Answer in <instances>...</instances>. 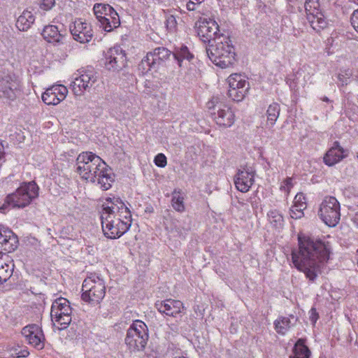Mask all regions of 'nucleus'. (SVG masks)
I'll return each mask as SVG.
<instances>
[{
	"mask_svg": "<svg viewBox=\"0 0 358 358\" xmlns=\"http://www.w3.org/2000/svg\"><path fill=\"white\" fill-rule=\"evenodd\" d=\"M330 248L320 240L299 236V250L292 252V263L307 278L314 281L329 259Z\"/></svg>",
	"mask_w": 358,
	"mask_h": 358,
	"instance_id": "nucleus-1",
	"label": "nucleus"
},
{
	"mask_svg": "<svg viewBox=\"0 0 358 358\" xmlns=\"http://www.w3.org/2000/svg\"><path fill=\"white\" fill-rule=\"evenodd\" d=\"M103 234L111 239L118 238L130 228L132 219L129 208L118 197H107L101 212Z\"/></svg>",
	"mask_w": 358,
	"mask_h": 358,
	"instance_id": "nucleus-2",
	"label": "nucleus"
},
{
	"mask_svg": "<svg viewBox=\"0 0 358 358\" xmlns=\"http://www.w3.org/2000/svg\"><path fill=\"white\" fill-rule=\"evenodd\" d=\"M76 172L80 177L92 183H96L103 190L112 186L114 179L111 170L106 162L92 152H83L76 159Z\"/></svg>",
	"mask_w": 358,
	"mask_h": 358,
	"instance_id": "nucleus-3",
	"label": "nucleus"
},
{
	"mask_svg": "<svg viewBox=\"0 0 358 358\" xmlns=\"http://www.w3.org/2000/svg\"><path fill=\"white\" fill-rule=\"evenodd\" d=\"M206 53L210 61L222 69L229 67L234 61V47L230 38L220 35L208 43Z\"/></svg>",
	"mask_w": 358,
	"mask_h": 358,
	"instance_id": "nucleus-4",
	"label": "nucleus"
},
{
	"mask_svg": "<svg viewBox=\"0 0 358 358\" xmlns=\"http://www.w3.org/2000/svg\"><path fill=\"white\" fill-rule=\"evenodd\" d=\"M207 108L210 112L212 118L216 124L222 129L231 127L236 121V115L234 109L228 104L222 101L220 96H213L208 101Z\"/></svg>",
	"mask_w": 358,
	"mask_h": 358,
	"instance_id": "nucleus-5",
	"label": "nucleus"
},
{
	"mask_svg": "<svg viewBox=\"0 0 358 358\" xmlns=\"http://www.w3.org/2000/svg\"><path fill=\"white\" fill-rule=\"evenodd\" d=\"M81 299L91 306H97L106 295L104 280L96 274H91L85 278L82 285Z\"/></svg>",
	"mask_w": 358,
	"mask_h": 358,
	"instance_id": "nucleus-6",
	"label": "nucleus"
},
{
	"mask_svg": "<svg viewBox=\"0 0 358 358\" xmlns=\"http://www.w3.org/2000/svg\"><path fill=\"white\" fill-rule=\"evenodd\" d=\"M148 337L147 325L141 320H136L128 329L124 341L129 350L136 352L145 349Z\"/></svg>",
	"mask_w": 358,
	"mask_h": 358,
	"instance_id": "nucleus-7",
	"label": "nucleus"
},
{
	"mask_svg": "<svg viewBox=\"0 0 358 358\" xmlns=\"http://www.w3.org/2000/svg\"><path fill=\"white\" fill-rule=\"evenodd\" d=\"M38 195V187L34 181L22 184L7 196L6 203L14 208H24Z\"/></svg>",
	"mask_w": 358,
	"mask_h": 358,
	"instance_id": "nucleus-8",
	"label": "nucleus"
},
{
	"mask_svg": "<svg viewBox=\"0 0 358 358\" xmlns=\"http://www.w3.org/2000/svg\"><path fill=\"white\" fill-rule=\"evenodd\" d=\"M93 10L99 27L105 31L110 32L120 26L118 13L109 4L95 3Z\"/></svg>",
	"mask_w": 358,
	"mask_h": 358,
	"instance_id": "nucleus-9",
	"label": "nucleus"
},
{
	"mask_svg": "<svg viewBox=\"0 0 358 358\" xmlns=\"http://www.w3.org/2000/svg\"><path fill=\"white\" fill-rule=\"evenodd\" d=\"M72 310L69 301L64 298L56 299L51 306V319L54 324L57 323L58 329H66L71 322Z\"/></svg>",
	"mask_w": 358,
	"mask_h": 358,
	"instance_id": "nucleus-10",
	"label": "nucleus"
},
{
	"mask_svg": "<svg viewBox=\"0 0 358 358\" xmlns=\"http://www.w3.org/2000/svg\"><path fill=\"white\" fill-rule=\"evenodd\" d=\"M340 203L334 196H327L320 204L319 216L329 227H335L340 221Z\"/></svg>",
	"mask_w": 358,
	"mask_h": 358,
	"instance_id": "nucleus-11",
	"label": "nucleus"
},
{
	"mask_svg": "<svg viewBox=\"0 0 358 358\" xmlns=\"http://www.w3.org/2000/svg\"><path fill=\"white\" fill-rule=\"evenodd\" d=\"M20 80L14 75H4L0 77V99L13 101L20 94Z\"/></svg>",
	"mask_w": 358,
	"mask_h": 358,
	"instance_id": "nucleus-12",
	"label": "nucleus"
},
{
	"mask_svg": "<svg viewBox=\"0 0 358 358\" xmlns=\"http://www.w3.org/2000/svg\"><path fill=\"white\" fill-rule=\"evenodd\" d=\"M319 6L318 0H306L304 4L307 20L311 27L317 32L324 29L327 25L323 13L319 10Z\"/></svg>",
	"mask_w": 358,
	"mask_h": 358,
	"instance_id": "nucleus-13",
	"label": "nucleus"
},
{
	"mask_svg": "<svg viewBox=\"0 0 358 358\" xmlns=\"http://www.w3.org/2000/svg\"><path fill=\"white\" fill-rule=\"evenodd\" d=\"M229 84L228 96L234 101H241L247 94L250 87L244 76L241 74H231L227 79Z\"/></svg>",
	"mask_w": 358,
	"mask_h": 358,
	"instance_id": "nucleus-14",
	"label": "nucleus"
},
{
	"mask_svg": "<svg viewBox=\"0 0 358 358\" xmlns=\"http://www.w3.org/2000/svg\"><path fill=\"white\" fill-rule=\"evenodd\" d=\"M97 79L96 73L93 70H86L79 72L73 77L71 87L74 94L79 96L91 88Z\"/></svg>",
	"mask_w": 358,
	"mask_h": 358,
	"instance_id": "nucleus-15",
	"label": "nucleus"
},
{
	"mask_svg": "<svg viewBox=\"0 0 358 358\" xmlns=\"http://www.w3.org/2000/svg\"><path fill=\"white\" fill-rule=\"evenodd\" d=\"M127 56L120 46L110 48L105 56V67L111 71H119L126 66Z\"/></svg>",
	"mask_w": 358,
	"mask_h": 358,
	"instance_id": "nucleus-16",
	"label": "nucleus"
},
{
	"mask_svg": "<svg viewBox=\"0 0 358 358\" xmlns=\"http://www.w3.org/2000/svg\"><path fill=\"white\" fill-rule=\"evenodd\" d=\"M197 34L204 43H211L218 37L219 25L216 21L210 18H201L197 24Z\"/></svg>",
	"mask_w": 358,
	"mask_h": 358,
	"instance_id": "nucleus-17",
	"label": "nucleus"
},
{
	"mask_svg": "<svg viewBox=\"0 0 358 358\" xmlns=\"http://www.w3.org/2000/svg\"><path fill=\"white\" fill-rule=\"evenodd\" d=\"M255 171L251 166H241L234 177L236 189L241 192L250 190L255 181Z\"/></svg>",
	"mask_w": 358,
	"mask_h": 358,
	"instance_id": "nucleus-18",
	"label": "nucleus"
},
{
	"mask_svg": "<svg viewBox=\"0 0 358 358\" xmlns=\"http://www.w3.org/2000/svg\"><path fill=\"white\" fill-rule=\"evenodd\" d=\"M22 334L26 341L37 350H42L45 346V336L41 328L37 324H29L22 330Z\"/></svg>",
	"mask_w": 358,
	"mask_h": 358,
	"instance_id": "nucleus-19",
	"label": "nucleus"
},
{
	"mask_svg": "<svg viewBox=\"0 0 358 358\" xmlns=\"http://www.w3.org/2000/svg\"><path fill=\"white\" fill-rule=\"evenodd\" d=\"M68 94L67 88L62 85H54L42 94V100L47 105H57L64 100Z\"/></svg>",
	"mask_w": 358,
	"mask_h": 358,
	"instance_id": "nucleus-20",
	"label": "nucleus"
},
{
	"mask_svg": "<svg viewBox=\"0 0 358 358\" xmlns=\"http://www.w3.org/2000/svg\"><path fill=\"white\" fill-rule=\"evenodd\" d=\"M70 31L73 38L81 43H87L92 39L91 26L81 20H76L70 25Z\"/></svg>",
	"mask_w": 358,
	"mask_h": 358,
	"instance_id": "nucleus-21",
	"label": "nucleus"
},
{
	"mask_svg": "<svg viewBox=\"0 0 358 358\" xmlns=\"http://www.w3.org/2000/svg\"><path fill=\"white\" fill-rule=\"evenodd\" d=\"M348 156V151L344 150L338 141H335L333 146L327 152L324 157V162L331 166Z\"/></svg>",
	"mask_w": 358,
	"mask_h": 358,
	"instance_id": "nucleus-22",
	"label": "nucleus"
},
{
	"mask_svg": "<svg viewBox=\"0 0 358 358\" xmlns=\"http://www.w3.org/2000/svg\"><path fill=\"white\" fill-rule=\"evenodd\" d=\"M155 306L160 313L172 317L179 314L183 308V304L180 301L171 299L158 301L155 303Z\"/></svg>",
	"mask_w": 358,
	"mask_h": 358,
	"instance_id": "nucleus-23",
	"label": "nucleus"
},
{
	"mask_svg": "<svg viewBox=\"0 0 358 358\" xmlns=\"http://www.w3.org/2000/svg\"><path fill=\"white\" fill-rule=\"evenodd\" d=\"M152 60L154 69H158L166 64V62L172 57V52L164 47H158L148 52Z\"/></svg>",
	"mask_w": 358,
	"mask_h": 358,
	"instance_id": "nucleus-24",
	"label": "nucleus"
},
{
	"mask_svg": "<svg viewBox=\"0 0 358 358\" xmlns=\"http://www.w3.org/2000/svg\"><path fill=\"white\" fill-rule=\"evenodd\" d=\"M17 239L13 232L8 228H0V244L4 246V250L11 251L17 247Z\"/></svg>",
	"mask_w": 358,
	"mask_h": 358,
	"instance_id": "nucleus-25",
	"label": "nucleus"
},
{
	"mask_svg": "<svg viewBox=\"0 0 358 358\" xmlns=\"http://www.w3.org/2000/svg\"><path fill=\"white\" fill-rule=\"evenodd\" d=\"M42 36L49 43H58L62 42L63 38L59 28L55 25H47L43 28Z\"/></svg>",
	"mask_w": 358,
	"mask_h": 358,
	"instance_id": "nucleus-26",
	"label": "nucleus"
},
{
	"mask_svg": "<svg viewBox=\"0 0 358 358\" xmlns=\"http://www.w3.org/2000/svg\"><path fill=\"white\" fill-rule=\"evenodd\" d=\"M35 17L31 11L24 10L18 17L16 22V27L20 31H27L34 22Z\"/></svg>",
	"mask_w": 358,
	"mask_h": 358,
	"instance_id": "nucleus-27",
	"label": "nucleus"
},
{
	"mask_svg": "<svg viewBox=\"0 0 358 358\" xmlns=\"http://www.w3.org/2000/svg\"><path fill=\"white\" fill-rule=\"evenodd\" d=\"M311 352L305 344V340L299 338L293 348V355L290 358H310Z\"/></svg>",
	"mask_w": 358,
	"mask_h": 358,
	"instance_id": "nucleus-28",
	"label": "nucleus"
},
{
	"mask_svg": "<svg viewBox=\"0 0 358 358\" xmlns=\"http://www.w3.org/2000/svg\"><path fill=\"white\" fill-rule=\"evenodd\" d=\"M280 113V106L277 103L270 104L267 108L266 115L267 118L266 124L273 127L277 121Z\"/></svg>",
	"mask_w": 358,
	"mask_h": 358,
	"instance_id": "nucleus-29",
	"label": "nucleus"
},
{
	"mask_svg": "<svg viewBox=\"0 0 358 358\" xmlns=\"http://www.w3.org/2000/svg\"><path fill=\"white\" fill-rule=\"evenodd\" d=\"M172 57L177 61L178 66L182 67L187 64V62L184 64V61L186 59L189 62L193 58V55L189 52L186 46H182L179 50L172 53Z\"/></svg>",
	"mask_w": 358,
	"mask_h": 358,
	"instance_id": "nucleus-30",
	"label": "nucleus"
},
{
	"mask_svg": "<svg viewBox=\"0 0 358 358\" xmlns=\"http://www.w3.org/2000/svg\"><path fill=\"white\" fill-rule=\"evenodd\" d=\"M275 329L278 334H285L291 327V321L289 317H280L275 322Z\"/></svg>",
	"mask_w": 358,
	"mask_h": 358,
	"instance_id": "nucleus-31",
	"label": "nucleus"
},
{
	"mask_svg": "<svg viewBox=\"0 0 358 358\" xmlns=\"http://www.w3.org/2000/svg\"><path fill=\"white\" fill-rule=\"evenodd\" d=\"M172 206L178 212H183L185 210L184 197L181 194L180 190L175 189L172 193Z\"/></svg>",
	"mask_w": 358,
	"mask_h": 358,
	"instance_id": "nucleus-32",
	"label": "nucleus"
},
{
	"mask_svg": "<svg viewBox=\"0 0 358 358\" xmlns=\"http://www.w3.org/2000/svg\"><path fill=\"white\" fill-rule=\"evenodd\" d=\"M268 218L270 223L276 229H280L284 224L282 215L277 210H271L268 213Z\"/></svg>",
	"mask_w": 358,
	"mask_h": 358,
	"instance_id": "nucleus-33",
	"label": "nucleus"
},
{
	"mask_svg": "<svg viewBox=\"0 0 358 358\" xmlns=\"http://www.w3.org/2000/svg\"><path fill=\"white\" fill-rule=\"evenodd\" d=\"M352 75V72L349 69H341L340 72L337 75V78L338 80V86H345L347 85L350 81V78Z\"/></svg>",
	"mask_w": 358,
	"mask_h": 358,
	"instance_id": "nucleus-34",
	"label": "nucleus"
},
{
	"mask_svg": "<svg viewBox=\"0 0 358 358\" xmlns=\"http://www.w3.org/2000/svg\"><path fill=\"white\" fill-rule=\"evenodd\" d=\"M13 265L4 264L0 267V284L6 282L12 275Z\"/></svg>",
	"mask_w": 358,
	"mask_h": 358,
	"instance_id": "nucleus-35",
	"label": "nucleus"
},
{
	"mask_svg": "<svg viewBox=\"0 0 358 358\" xmlns=\"http://www.w3.org/2000/svg\"><path fill=\"white\" fill-rule=\"evenodd\" d=\"M139 70L142 71V72L146 73L149 71L151 69H154V66L152 65V60L149 57V53H147L146 57L142 59L141 63L138 64Z\"/></svg>",
	"mask_w": 358,
	"mask_h": 358,
	"instance_id": "nucleus-36",
	"label": "nucleus"
},
{
	"mask_svg": "<svg viewBox=\"0 0 358 358\" xmlns=\"http://www.w3.org/2000/svg\"><path fill=\"white\" fill-rule=\"evenodd\" d=\"M299 207V209H306L307 207L306 198L303 193H298L294 199V205Z\"/></svg>",
	"mask_w": 358,
	"mask_h": 358,
	"instance_id": "nucleus-37",
	"label": "nucleus"
},
{
	"mask_svg": "<svg viewBox=\"0 0 358 358\" xmlns=\"http://www.w3.org/2000/svg\"><path fill=\"white\" fill-rule=\"evenodd\" d=\"M166 28L170 31H174L177 27V20L175 16L170 15L166 19Z\"/></svg>",
	"mask_w": 358,
	"mask_h": 358,
	"instance_id": "nucleus-38",
	"label": "nucleus"
},
{
	"mask_svg": "<svg viewBox=\"0 0 358 358\" xmlns=\"http://www.w3.org/2000/svg\"><path fill=\"white\" fill-rule=\"evenodd\" d=\"M155 164L158 167L164 168L167 164V159L166 156L162 153L157 154L154 159Z\"/></svg>",
	"mask_w": 358,
	"mask_h": 358,
	"instance_id": "nucleus-39",
	"label": "nucleus"
},
{
	"mask_svg": "<svg viewBox=\"0 0 358 358\" xmlns=\"http://www.w3.org/2000/svg\"><path fill=\"white\" fill-rule=\"evenodd\" d=\"M305 209H299L296 206H292L290 209V216L293 219H299L303 216V210Z\"/></svg>",
	"mask_w": 358,
	"mask_h": 358,
	"instance_id": "nucleus-40",
	"label": "nucleus"
},
{
	"mask_svg": "<svg viewBox=\"0 0 358 358\" xmlns=\"http://www.w3.org/2000/svg\"><path fill=\"white\" fill-rule=\"evenodd\" d=\"M204 0H189L186 3V8L189 11H195Z\"/></svg>",
	"mask_w": 358,
	"mask_h": 358,
	"instance_id": "nucleus-41",
	"label": "nucleus"
},
{
	"mask_svg": "<svg viewBox=\"0 0 358 358\" xmlns=\"http://www.w3.org/2000/svg\"><path fill=\"white\" fill-rule=\"evenodd\" d=\"M292 179L291 178H287L280 185V189L284 191L287 194H289L290 189L292 187Z\"/></svg>",
	"mask_w": 358,
	"mask_h": 358,
	"instance_id": "nucleus-42",
	"label": "nucleus"
},
{
	"mask_svg": "<svg viewBox=\"0 0 358 358\" xmlns=\"http://www.w3.org/2000/svg\"><path fill=\"white\" fill-rule=\"evenodd\" d=\"M55 3V0H41L40 8L44 10H50Z\"/></svg>",
	"mask_w": 358,
	"mask_h": 358,
	"instance_id": "nucleus-43",
	"label": "nucleus"
},
{
	"mask_svg": "<svg viewBox=\"0 0 358 358\" xmlns=\"http://www.w3.org/2000/svg\"><path fill=\"white\" fill-rule=\"evenodd\" d=\"M350 20L352 27L358 32V9L354 10L351 15Z\"/></svg>",
	"mask_w": 358,
	"mask_h": 358,
	"instance_id": "nucleus-44",
	"label": "nucleus"
},
{
	"mask_svg": "<svg viewBox=\"0 0 358 358\" xmlns=\"http://www.w3.org/2000/svg\"><path fill=\"white\" fill-rule=\"evenodd\" d=\"M10 355L13 357H24L28 355V352L27 351H18L15 350L13 352L10 353Z\"/></svg>",
	"mask_w": 358,
	"mask_h": 358,
	"instance_id": "nucleus-45",
	"label": "nucleus"
},
{
	"mask_svg": "<svg viewBox=\"0 0 358 358\" xmlns=\"http://www.w3.org/2000/svg\"><path fill=\"white\" fill-rule=\"evenodd\" d=\"M311 315H310V320L313 322V323H315L317 318H318V315H317V313H316V310L315 308H312L311 309Z\"/></svg>",
	"mask_w": 358,
	"mask_h": 358,
	"instance_id": "nucleus-46",
	"label": "nucleus"
},
{
	"mask_svg": "<svg viewBox=\"0 0 358 358\" xmlns=\"http://www.w3.org/2000/svg\"><path fill=\"white\" fill-rule=\"evenodd\" d=\"M322 100L323 101H326V102L329 101V98H328V97H327V96H324L323 98H322Z\"/></svg>",
	"mask_w": 358,
	"mask_h": 358,
	"instance_id": "nucleus-47",
	"label": "nucleus"
},
{
	"mask_svg": "<svg viewBox=\"0 0 358 358\" xmlns=\"http://www.w3.org/2000/svg\"><path fill=\"white\" fill-rule=\"evenodd\" d=\"M5 205L6 204H3L1 207H0V213H4Z\"/></svg>",
	"mask_w": 358,
	"mask_h": 358,
	"instance_id": "nucleus-48",
	"label": "nucleus"
},
{
	"mask_svg": "<svg viewBox=\"0 0 358 358\" xmlns=\"http://www.w3.org/2000/svg\"><path fill=\"white\" fill-rule=\"evenodd\" d=\"M357 158H358V155H357Z\"/></svg>",
	"mask_w": 358,
	"mask_h": 358,
	"instance_id": "nucleus-49",
	"label": "nucleus"
}]
</instances>
